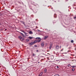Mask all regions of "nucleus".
I'll use <instances>...</instances> for the list:
<instances>
[{"mask_svg": "<svg viewBox=\"0 0 76 76\" xmlns=\"http://www.w3.org/2000/svg\"><path fill=\"white\" fill-rule=\"evenodd\" d=\"M72 66V68H74V67H75V66Z\"/></svg>", "mask_w": 76, "mask_h": 76, "instance_id": "20", "label": "nucleus"}, {"mask_svg": "<svg viewBox=\"0 0 76 76\" xmlns=\"http://www.w3.org/2000/svg\"><path fill=\"white\" fill-rule=\"evenodd\" d=\"M72 71H73V72L75 70V69H72Z\"/></svg>", "mask_w": 76, "mask_h": 76, "instance_id": "24", "label": "nucleus"}, {"mask_svg": "<svg viewBox=\"0 0 76 76\" xmlns=\"http://www.w3.org/2000/svg\"><path fill=\"white\" fill-rule=\"evenodd\" d=\"M22 37L20 36H19L18 37V38L20 39H21L22 38Z\"/></svg>", "mask_w": 76, "mask_h": 76, "instance_id": "6", "label": "nucleus"}, {"mask_svg": "<svg viewBox=\"0 0 76 76\" xmlns=\"http://www.w3.org/2000/svg\"><path fill=\"white\" fill-rule=\"evenodd\" d=\"M22 23H23V24L25 26V23H24V22H23H23H22Z\"/></svg>", "mask_w": 76, "mask_h": 76, "instance_id": "19", "label": "nucleus"}, {"mask_svg": "<svg viewBox=\"0 0 76 76\" xmlns=\"http://www.w3.org/2000/svg\"><path fill=\"white\" fill-rule=\"evenodd\" d=\"M34 44V43L33 42H31V43H29V45H32Z\"/></svg>", "mask_w": 76, "mask_h": 76, "instance_id": "3", "label": "nucleus"}, {"mask_svg": "<svg viewBox=\"0 0 76 76\" xmlns=\"http://www.w3.org/2000/svg\"><path fill=\"white\" fill-rule=\"evenodd\" d=\"M58 76H59V75H58Z\"/></svg>", "mask_w": 76, "mask_h": 76, "instance_id": "38", "label": "nucleus"}, {"mask_svg": "<svg viewBox=\"0 0 76 76\" xmlns=\"http://www.w3.org/2000/svg\"><path fill=\"white\" fill-rule=\"evenodd\" d=\"M58 75L56 74L54 76H58Z\"/></svg>", "mask_w": 76, "mask_h": 76, "instance_id": "25", "label": "nucleus"}, {"mask_svg": "<svg viewBox=\"0 0 76 76\" xmlns=\"http://www.w3.org/2000/svg\"><path fill=\"white\" fill-rule=\"evenodd\" d=\"M68 66L69 67H70V66H71V65L70 64H69L68 65Z\"/></svg>", "mask_w": 76, "mask_h": 76, "instance_id": "17", "label": "nucleus"}, {"mask_svg": "<svg viewBox=\"0 0 76 76\" xmlns=\"http://www.w3.org/2000/svg\"><path fill=\"white\" fill-rule=\"evenodd\" d=\"M43 73L42 72H41V73H40L39 75L41 76L42 75Z\"/></svg>", "mask_w": 76, "mask_h": 76, "instance_id": "16", "label": "nucleus"}, {"mask_svg": "<svg viewBox=\"0 0 76 76\" xmlns=\"http://www.w3.org/2000/svg\"><path fill=\"white\" fill-rule=\"evenodd\" d=\"M61 48V46L60 47V48Z\"/></svg>", "mask_w": 76, "mask_h": 76, "instance_id": "35", "label": "nucleus"}, {"mask_svg": "<svg viewBox=\"0 0 76 76\" xmlns=\"http://www.w3.org/2000/svg\"><path fill=\"white\" fill-rule=\"evenodd\" d=\"M21 41H22L24 40V39L23 38H22L21 39H20Z\"/></svg>", "mask_w": 76, "mask_h": 76, "instance_id": "10", "label": "nucleus"}, {"mask_svg": "<svg viewBox=\"0 0 76 76\" xmlns=\"http://www.w3.org/2000/svg\"><path fill=\"white\" fill-rule=\"evenodd\" d=\"M56 49H58L59 48V46L58 45H57L56 47Z\"/></svg>", "mask_w": 76, "mask_h": 76, "instance_id": "4", "label": "nucleus"}, {"mask_svg": "<svg viewBox=\"0 0 76 76\" xmlns=\"http://www.w3.org/2000/svg\"><path fill=\"white\" fill-rule=\"evenodd\" d=\"M37 42H40L41 41V39H39V40H37Z\"/></svg>", "mask_w": 76, "mask_h": 76, "instance_id": "8", "label": "nucleus"}, {"mask_svg": "<svg viewBox=\"0 0 76 76\" xmlns=\"http://www.w3.org/2000/svg\"><path fill=\"white\" fill-rule=\"evenodd\" d=\"M33 33V32L32 31H30V32H29V34H32Z\"/></svg>", "mask_w": 76, "mask_h": 76, "instance_id": "9", "label": "nucleus"}, {"mask_svg": "<svg viewBox=\"0 0 76 76\" xmlns=\"http://www.w3.org/2000/svg\"><path fill=\"white\" fill-rule=\"evenodd\" d=\"M54 17H55V18H56V14H55V15H54Z\"/></svg>", "mask_w": 76, "mask_h": 76, "instance_id": "18", "label": "nucleus"}, {"mask_svg": "<svg viewBox=\"0 0 76 76\" xmlns=\"http://www.w3.org/2000/svg\"><path fill=\"white\" fill-rule=\"evenodd\" d=\"M35 39H39L41 40V38L40 37H37L36 38H35Z\"/></svg>", "mask_w": 76, "mask_h": 76, "instance_id": "7", "label": "nucleus"}, {"mask_svg": "<svg viewBox=\"0 0 76 76\" xmlns=\"http://www.w3.org/2000/svg\"><path fill=\"white\" fill-rule=\"evenodd\" d=\"M26 41H27V42H28L29 41V39H26Z\"/></svg>", "mask_w": 76, "mask_h": 76, "instance_id": "21", "label": "nucleus"}, {"mask_svg": "<svg viewBox=\"0 0 76 76\" xmlns=\"http://www.w3.org/2000/svg\"><path fill=\"white\" fill-rule=\"evenodd\" d=\"M2 15V14L1 13H0V17Z\"/></svg>", "mask_w": 76, "mask_h": 76, "instance_id": "23", "label": "nucleus"}, {"mask_svg": "<svg viewBox=\"0 0 76 76\" xmlns=\"http://www.w3.org/2000/svg\"><path fill=\"white\" fill-rule=\"evenodd\" d=\"M41 45H42V47H43L45 45H44V44L43 43H42L41 44Z\"/></svg>", "mask_w": 76, "mask_h": 76, "instance_id": "2", "label": "nucleus"}, {"mask_svg": "<svg viewBox=\"0 0 76 76\" xmlns=\"http://www.w3.org/2000/svg\"><path fill=\"white\" fill-rule=\"evenodd\" d=\"M48 37V36H46L45 37V39H46Z\"/></svg>", "mask_w": 76, "mask_h": 76, "instance_id": "12", "label": "nucleus"}, {"mask_svg": "<svg viewBox=\"0 0 76 76\" xmlns=\"http://www.w3.org/2000/svg\"><path fill=\"white\" fill-rule=\"evenodd\" d=\"M33 56H34V54H33Z\"/></svg>", "mask_w": 76, "mask_h": 76, "instance_id": "32", "label": "nucleus"}, {"mask_svg": "<svg viewBox=\"0 0 76 76\" xmlns=\"http://www.w3.org/2000/svg\"><path fill=\"white\" fill-rule=\"evenodd\" d=\"M20 34H22V35L24 37V35L22 33H20Z\"/></svg>", "mask_w": 76, "mask_h": 76, "instance_id": "15", "label": "nucleus"}, {"mask_svg": "<svg viewBox=\"0 0 76 76\" xmlns=\"http://www.w3.org/2000/svg\"><path fill=\"white\" fill-rule=\"evenodd\" d=\"M47 45H48V44H47V43H46V44H45V45H46V46H47Z\"/></svg>", "mask_w": 76, "mask_h": 76, "instance_id": "27", "label": "nucleus"}, {"mask_svg": "<svg viewBox=\"0 0 76 76\" xmlns=\"http://www.w3.org/2000/svg\"><path fill=\"white\" fill-rule=\"evenodd\" d=\"M47 69H45V70L44 72L45 73L47 72Z\"/></svg>", "mask_w": 76, "mask_h": 76, "instance_id": "14", "label": "nucleus"}, {"mask_svg": "<svg viewBox=\"0 0 76 76\" xmlns=\"http://www.w3.org/2000/svg\"><path fill=\"white\" fill-rule=\"evenodd\" d=\"M28 38H29L30 39H31L32 38H33L32 37H28Z\"/></svg>", "mask_w": 76, "mask_h": 76, "instance_id": "11", "label": "nucleus"}, {"mask_svg": "<svg viewBox=\"0 0 76 76\" xmlns=\"http://www.w3.org/2000/svg\"><path fill=\"white\" fill-rule=\"evenodd\" d=\"M38 31H39L40 30H38Z\"/></svg>", "mask_w": 76, "mask_h": 76, "instance_id": "34", "label": "nucleus"}, {"mask_svg": "<svg viewBox=\"0 0 76 76\" xmlns=\"http://www.w3.org/2000/svg\"><path fill=\"white\" fill-rule=\"evenodd\" d=\"M21 32H22L24 33H26V32H25L24 31H21Z\"/></svg>", "mask_w": 76, "mask_h": 76, "instance_id": "26", "label": "nucleus"}, {"mask_svg": "<svg viewBox=\"0 0 76 76\" xmlns=\"http://www.w3.org/2000/svg\"><path fill=\"white\" fill-rule=\"evenodd\" d=\"M24 34L26 36H28L29 35L27 33H24Z\"/></svg>", "mask_w": 76, "mask_h": 76, "instance_id": "1", "label": "nucleus"}, {"mask_svg": "<svg viewBox=\"0 0 76 76\" xmlns=\"http://www.w3.org/2000/svg\"><path fill=\"white\" fill-rule=\"evenodd\" d=\"M39 76H41L40 75H39Z\"/></svg>", "mask_w": 76, "mask_h": 76, "instance_id": "36", "label": "nucleus"}, {"mask_svg": "<svg viewBox=\"0 0 76 76\" xmlns=\"http://www.w3.org/2000/svg\"><path fill=\"white\" fill-rule=\"evenodd\" d=\"M52 46V44H50V46H49V48H50V49H51V48Z\"/></svg>", "mask_w": 76, "mask_h": 76, "instance_id": "5", "label": "nucleus"}, {"mask_svg": "<svg viewBox=\"0 0 76 76\" xmlns=\"http://www.w3.org/2000/svg\"><path fill=\"white\" fill-rule=\"evenodd\" d=\"M56 68L58 69V68H59V67L58 66H57V67H56Z\"/></svg>", "mask_w": 76, "mask_h": 76, "instance_id": "28", "label": "nucleus"}, {"mask_svg": "<svg viewBox=\"0 0 76 76\" xmlns=\"http://www.w3.org/2000/svg\"><path fill=\"white\" fill-rule=\"evenodd\" d=\"M33 42L34 43H37V40H35V41H34V42Z\"/></svg>", "mask_w": 76, "mask_h": 76, "instance_id": "13", "label": "nucleus"}, {"mask_svg": "<svg viewBox=\"0 0 76 76\" xmlns=\"http://www.w3.org/2000/svg\"><path fill=\"white\" fill-rule=\"evenodd\" d=\"M69 51H68V52H69Z\"/></svg>", "mask_w": 76, "mask_h": 76, "instance_id": "37", "label": "nucleus"}, {"mask_svg": "<svg viewBox=\"0 0 76 76\" xmlns=\"http://www.w3.org/2000/svg\"><path fill=\"white\" fill-rule=\"evenodd\" d=\"M71 42H72V43H73L74 42V41L73 40H72L71 41Z\"/></svg>", "mask_w": 76, "mask_h": 76, "instance_id": "22", "label": "nucleus"}, {"mask_svg": "<svg viewBox=\"0 0 76 76\" xmlns=\"http://www.w3.org/2000/svg\"><path fill=\"white\" fill-rule=\"evenodd\" d=\"M37 52H39L38 50H37Z\"/></svg>", "mask_w": 76, "mask_h": 76, "instance_id": "30", "label": "nucleus"}, {"mask_svg": "<svg viewBox=\"0 0 76 76\" xmlns=\"http://www.w3.org/2000/svg\"><path fill=\"white\" fill-rule=\"evenodd\" d=\"M39 62H38V64H39Z\"/></svg>", "mask_w": 76, "mask_h": 76, "instance_id": "33", "label": "nucleus"}, {"mask_svg": "<svg viewBox=\"0 0 76 76\" xmlns=\"http://www.w3.org/2000/svg\"><path fill=\"white\" fill-rule=\"evenodd\" d=\"M34 46L35 47H37V46L36 45H34Z\"/></svg>", "mask_w": 76, "mask_h": 76, "instance_id": "31", "label": "nucleus"}, {"mask_svg": "<svg viewBox=\"0 0 76 76\" xmlns=\"http://www.w3.org/2000/svg\"><path fill=\"white\" fill-rule=\"evenodd\" d=\"M64 49H62L61 50V51H63V50Z\"/></svg>", "mask_w": 76, "mask_h": 76, "instance_id": "29", "label": "nucleus"}]
</instances>
